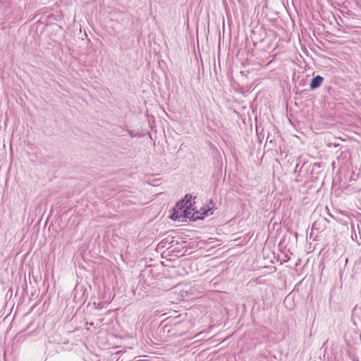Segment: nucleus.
<instances>
[{
	"label": "nucleus",
	"mask_w": 361,
	"mask_h": 361,
	"mask_svg": "<svg viewBox=\"0 0 361 361\" xmlns=\"http://www.w3.org/2000/svg\"><path fill=\"white\" fill-rule=\"evenodd\" d=\"M212 214V207H203L198 202L192 201L191 196L186 195L184 199L176 203L169 217L174 221H184L186 219L192 221L203 219Z\"/></svg>",
	"instance_id": "1"
},
{
	"label": "nucleus",
	"mask_w": 361,
	"mask_h": 361,
	"mask_svg": "<svg viewBox=\"0 0 361 361\" xmlns=\"http://www.w3.org/2000/svg\"><path fill=\"white\" fill-rule=\"evenodd\" d=\"M323 80H324L323 78L320 75H317V76L314 77L310 82V86L311 89H315V88L319 87L321 85Z\"/></svg>",
	"instance_id": "2"
}]
</instances>
